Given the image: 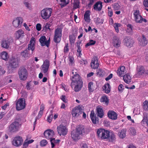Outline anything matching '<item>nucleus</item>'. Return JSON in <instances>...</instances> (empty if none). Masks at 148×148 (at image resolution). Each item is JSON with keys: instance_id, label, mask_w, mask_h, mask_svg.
Wrapping results in <instances>:
<instances>
[{"instance_id": "obj_4", "label": "nucleus", "mask_w": 148, "mask_h": 148, "mask_svg": "<svg viewBox=\"0 0 148 148\" xmlns=\"http://www.w3.org/2000/svg\"><path fill=\"white\" fill-rule=\"evenodd\" d=\"M62 28L60 27H58L55 29L53 38L55 42L58 43L60 42L62 35Z\"/></svg>"}, {"instance_id": "obj_60", "label": "nucleus", "mask_w": 148, "mask_h": 148, "mask_svg": "<svg viewBox=\"0 0 148 148\" xmlns=\"http://www.w3.org/2000/svg\"><path fill=\"white\" fill-rule=\"evenodd\" d=\"M52 117L53 115H49L48 116L47 119V121L48 122H49V123H50L52 121Z\"/></svg>"}, {"instance_id": "obj_52", "label": "nucleus", "mask_w": 148, "mask_h": 148, "mask_svg": "<svg viewBox=\"0 0 148 148\" xmlns=\"http://www.w3.org/2000/svg\"><path fill=\"white\" fill-rule=\"evenodd\" d=\"M64 53H67L69 51V44L68 43L65 44V46L64 48Z\"/></svg>"}, {"instance_id": "obj_14", "label": "nucleus", "mask_w": 148, "mask_h": 148, "mask_svg": "<svg viewBox=\"0 0 148 148\" xmlns=\"http://www.w3.org/2000/svg\"><path fill=\"white\" fill-rule=\"evenodd\" d=\"M50 66L49 61L47 59L45 60L43 62V64L41 66V71L44 74L47 73Z\"/></svg>"}, {"instance_id": "obj_19", "label": "nucleus", "mask_w": 148, "mask_h": 148, "mask_svg": "<svg viewBox=\"0 0 148 148\" xmlns=\"http://www.w3.org/2000/svg\"><path fill=\"white\" fill-rule=\"evenodd\" d=\"M123 42L127 47H132L134 43V40L129 36L126 37L124 39Z\"/></svg>"}, {"instance_id": "obj_18", "label": "nucleus", "mask_w": 148, "mask_h": 148, "mask_svg": "<svg viewBox=\"0 0 148 148\" xmlns=\"http://www.w3.org/2000/svg\"><path fill=\"white\" fill-rule=\"evenodd\" d=\"M39 41L42 46L46 45L47 47L49 46L50 43V40H47L46 37L45 36H42L39 39Z\"/></svg>"}, {"instance_id": "obj_2", "label": "nucleus", "mask_w": 148, "mask_h": 148, "mask_svg": "<svg viewBox=\"0 0 148 148\" xmlns=\"http://www.w3.org/2000/svg\"><path fill=\"white\" fill-rule=\"evenodd\" d=\"M35 39L34 38L32 37L28 44V48L25 50L22 51L21 53V56L25 59H27L29 57V51L31 50L32 52L35 49Z\"/></svg>"}, {"instance_id": "obj_33", "label": "nucleus", "mask_w": 148, "mask_h": 148, "mask_svg": "<svg viewBox=\"0 0 148 148\" xmlns=\"http://www.w3.org/2000/svg\"><path fill=\"white\" fill-rule=\"evenodd\" d=\"M58 0H57L58 1ZM60 5L62 8L68 4L70 2V0H60Z\"/></svg>"}, {"instance_id": "obj_56", "label": "nucleus", "mask_w": 148, "mask_h": 148, "mask_svg": "<svg viewBox=\"0 0 148 148\" xmlns=\"http://www.w3.org/2000/svg\"><path fill=\"white\" fill-rule=\"evenodd\" d=\"M61 99L64 102L67 103V100L66 99V97L65 95H62L60 97Z\"/></svg>"}, {"instance_id": "obj_50", "label": "nucleus", "mask_w": 148, "mask_h": 148, "mask_svg": "<svg viewBox=\"0 0 148 148\" xmlns=\"http://www.w3.org/2000/svg\"><path fill=\"white\" fill-rule=\"evenodd\" d=\"M113 8L114 10H118L120 8V6L119 4L116 3L113 4Z\"/></svg>"}, {"instance_id": "obj_27", "label": "nucleus", "mask_w": 148, "mask_h": 148, "mask_svg": "<svg viewBox=\"0 0 148 148\" xmlns=\"http://www.w3.org/2000/svg\"><path fill=\"white\" fill-rule=\"evenodd\" d=\"M113 43L114 47H120L121 42L118 37L115 36L113 37Z\"/></svg>"}, {"instance_id": "obj_55", "label": "nucleus", "mask_w": 148, "mask_h": 148, "mask_svg": "<svg viewBox=\"0 0 148 148\" xmlns=\"http://www.w3.org/2000/svg\"><path fill=\"white\" fill-rule=\"evenodd\" d=\"M140 12L138 10H135L134 11L133 14L134 16V17L136 18L138 16L140 15Z\"/></svg>"}, {"instance_id": "obj_44", "label": "nucleus", "mask_w": 148, "mask_h": 148, "mask_svg": "<svg viewBox=\"0 0 148 148\" xmlns=\"http://www.w3.org/2000/svg\"><path fill=\"white\" fill-rule=\"evenodd\" d=\"M79 3L80 2L79 0H74V2L73 3L74 8L75 9L79 8Z\"/></svg>"}, {"instance_id": "obj_35", "label": "nucleus", "mask_w": 148, "mask_h": 148, "mask_svg": "<svg viewBox=\"0 0 148 148\" xmlns=\"http://www.w3.org/2000/svg\"><path fill=\"white\" fill-rule=\"evenodd\" d=\"M75 38V37L74 35L72 34L69 35V41L71 45H74Z\"/></svg>"}, {"instance_id": "obj_61", "label": "nucleus", "mask_w": 148, "mask_h": 148, "mask_svg": "<svg viewBox=\"0 0 148 148\" xmlns=\"http://www.w3.org/2000/svg\"><path fill=\"white\" fill-rule=\"evenodd\" d=\"M69 60L71 64L73 63L74 58L73 57L70 56L69 57Z\"/></svg>"}, {"instance_id": "obj_42", "label": "nucleus", "mask_w": 148, "mask_h": 148, "mask_svg": "<svg viewBox=\"0 0 148 148\" xmlns=\"http://www.w3.org/2000/svg\"><path fill=\"white\" fill-rule=\"evenodd\" d=\"M97 73L99 77H103L105 73L103 70L99 69L97 70Z\"/></svg>"}, {"instance_id": "obj_26", "label": "nucleus", "mask_w": 148, "mask_h": 148, "mask_svg": "<svg viewBox=\"0 0 148 148\" xmlns=\"http://www.w3.org/2000/svg\"><path fill=\"white\" fill-rule=\"evenodd\" d=\"M16 38L19 39L20 38H22L25 36L24 31L21 29H20L16 31L15 34Z\"/></svg>"}, {"instance_id": "obj_51", "label": "nucleus", "mask_w": 148, "mask_h": 148, "mask_svg": "<svg viewBox=\"0 0 148 148\" xmlns=\"http://www.w3.org/2000/svg\"><path fill=\"white\" fill-rule=\"evenodd\" d=\"M24 4L25 6L29 10H31L32 9L31 4L28 2H24Z\"/></svg>"}, {"instance_id": "obj_3", "label": "nucleus", "mask_w": 148, "mask_h": 148, "mask_svg": "<svg viewBox=\"0 0 148 148\" xmlns=\"http://www.w3.org/2000/svg\"><path fill=\"white\" fill-rule=\"evenodd\" d=\"M110 132L105 129L100 128L97 131L98 137L102 139H108L110 137Z\"/></svg>"}, {"instance_id": "obj_36", "label": "nucleus", "mask_w": 148, "mask_h": 148, "mask_svg": "<svg viewBox=\"0 0 148 148\" xmlns=\"http://www.w3.org/2000/svg\"><path fill=\"white\" fill-rule=\"evenodd\" d=\"M1 58L6 60L8 58V53L5 51H3L1 54Z\"/></svg>"}, {"instance_id": "obj_30", "label": "nucleus", "mask_w": 148, "mask_h": 148, "mask_svg": "<svg viewBox=\"0 0 148 148\" xmlns=\"http://www.w3.org/2000/svg\"><path fill=\"white\" fill-rule=\"evenodd\" d=\"M90 10H87L85 12L84 15V19L86 22L88 23L90 22Z\"/></svg>"}, {"instance_id": "obj_40", "label": "nucleus", "mask_w": 148, "mask_h": 148, "mask_svg": "<svg viewBox=\"0 0 148 148\" xmlns=\"http://www.w3.org/2000/svg\"><path fill=\"white\" fill-rule=\"evenodd\" d=\"M88 88L89 92H92L94 89L93 88V83L92 82H90L88 84Z\"/></svg>"}, {"instance_id": "obj_49", "label": "nucleus", "mask_w": 148, "mask_h": 148, "mask_svg": "<svg viewBox=\"0 0 148 148\" xmlns=\"http://www.w3.org/2000/svg\"><path fill=\"white\" fill-rule=\"evenodd\" d=\"M127 32L128 33H131L132 32L133 30V27L131 24H128L127 25Z\"/></svg>"}, {"instance_id": "obj_5", "label": "nucleus", "mask_w": 148, "mask_h": 148, "mask_svg": "<svg viewBox=\"0 0 148 148\" xmlns=\"http://www.w3.org/2000/svg\"><path fill=\"white\" fill-rule=\"evenodd\" d=\"M52 12V9L50 8H46L42 10L41 12V14L42 18L47 20L49 19L51 16Z\"/></svg>"}, {"instance_id": "obj_32", "label": "nucleus", "mask_w": 148, "mask_h": 148, "mask_svg": "<svg viewBox=\"0 0 148 148\" xmlns=\"http://www.w3.org/2000/svg\"><path fill=\"white\" fill-rule=\"evenodd\" d=\"M103 89L104 91V92L107 94H108L110 92V84L109 83H107L104 85L103 87Z\"/></svg>"}, {"instance_id": "obj_59", "label": "nucleus", "mask_w": 148, "mask_h": 148, "mask_svg": "<svg viewBox=\"0 0 148 148\" xmlns=\"http://www.w3.org/2000/svg\"><path fill=\"white\" fill-rule=\"evenodd\" d=\"M94 2V0H89V2L88 4V7H90Z\"/></svg>"}, {"instance_id": "obj_54", "label": "nucleus", "mask_w": 148, "mask_h": 148, "mask_svg": "<svg viewBox=\"0 0 148 148\" xmlns=\"http://www.w3.org/2000/svg\"><path fill=\"white\" fill-rule=\"evenodd\" d=\"M81 44V43L79 42L77 44V52L79 53V55H80L81 53L82 50L81 49V48L80 46V45Z\"/></svg>"}, {"instance_id": "obj_25", "label": "nucleus", "mask_w": 148, "mask_h": 148, "mask_svg": "<svg viewBox=\"0 0 148 148\" xmlns=\"http://www.w3.org/2000/svg\"><path fill=\"white\" fill-rule=\"evenodd\" d=\"M145 71L143 66H140L137 69L136 75L138 77H141L144 74H145Z\"/></svg>"}, {"instance_id": "obj_21", "label": "nucleus", "mask_w": 148, "mask_h": 148, "mask_svg": "<svg viewBox=\"0 0 148 148\" xmlns=\"http://www.w3.org/2000/svg\"><path fill=\"white\" fill-rule=\"evenodd\" d=\"M90 118L92 123L94 124H96L99 122V119L96 116L93 111H91L90 115Z\"/></svg>"}, {"instance_id": "obj_22", "label": "nucleus", "mask_w": 148, "mask_h": 148, "mask_svg": "<svg viewBox=\"0 0 148 148\" xmlns=\"http://www.w3.org/2000/svg\"><path fill=\"white\" fill-rule=\"evenodd\" d=\"M79 135L76 130L71 132V137L73 141H77L80 139Z\"/></svg>"}, {"instance_id": "obj_9", "label": "nucleus", "mask_w": 148, "mask_h": 148, "mask_svg": "<svg viewBox=\"0 0 148 148\" xmlns=\"http://www.w3.org/2000/svg\"><path fill=\"white\" fill-rule=\"evenodd\" d=\"M23 141V140L21 137L17 136L13 138L12 141V143L13 146L18 147L22 145Z\"/></svg>"}, {"instance_id": "obj_31", "label": "nucleus", "mask_w": 148, "mask_h": 148, "mask_svg": "<svg viewBox=\"0 0 148 148\" xmlns=\"http://www.w3.org/2000/svg\"><path fill=\"white\" fill-rule=\"evenodd\" d=\"M123 80L126 83L128 84L131 82V78L129 74L123 75Z\"/></svg>"}, {"instance_id": "obj_8", "label": "nucleus", "mask_w": 148, "mask_h": 148, "mask_svg": "<svg viewBox=\"0 0 148 148\" xmlns=\"http://www.w3.org/2000/svg\"><path fill=\"white\" fill-rule=\"evenodd\" d=\"M57 129L58 134L60 136L66 135L68 132L67 127L62 124L57 127Z\"/></svg>"}, {"instance_id": "obj_47", "label": "nucleus", "mask_w": 148, "mask_h": 148, "mask_svg": "<svg viewBox=\"0 0 148 148\" xmlns=\"http://www.w3.org/2000/svg\"><path fill=\"white\" fill-rule=\"evenodd\" d=\"M135 18V20L137 23H141L143 22V18L140 15L138 16Z\"/></svg>"}, {"instance_id": "obj_6", "label": "nucleus", "mask_w": 148, "mask_h": 148, "mask_svg": "<svg viewBox=\"0 0 148 148\" xmlns=\"http://www.w3.org/2000/svg\"><path fill=\"white\" fill-rule=\"evenodd\" d=\"M18 75L21 80H25L27 77L28 72L25 68L23 66L21 67L18 71Z\"/></svg>"}, {"instance_id": "obj_53", "label": "nucleus", "mask_w": 148, "mask_h": 148, "mask_svg": "<svg viewBox=\"0 0 148 148\" xmlns=\"http://www.w3.org/2000/svg\"><path fill=\"white\" fill-rule=\"evenodd\" d=\"M47 143V142L46 140L43 139L41 140L40 142V145L42 146L46 145Z\"/></svg>"}, {"instance_id": "obj_46", "label": "nucleus", "mask_w": 148, "mask_h": 148, "mask_svg": "<svg viewBox=\"0 0 148 148\" xmlns=\"http://www.w3.org/2000/svg\"><path fill=\"white\" fill-rule=\"evenodd\" d=\"M117 114L114 111L112 110V120H116L117 118Z\"/></svg>"}, {"instance_id": "obj_24", "label": "nucleus", "mask_w": 148, "mask_h": 148, "mask_svg": "<svg viewBox=\"0 0 148 148\" xmlns=\"http://www.w3.org/2000/svg\"><path fill=\"white\" fill-rule=\"evenodd\" d=\"M102 7V3L101 1H98L94 5L93 8L96 11H100L101 10Z\"/></svg>"}, {"instance_id": "obj_17", "label": "nucleus", "mask_w": 148, "mask_h": 148, "mask_svg": "<svg viewBox=\"0 0 148 148\" xmlns=\"http://www.w3.org/2000/svg\"><path fill=\"white\" fill-rule=\"evenodd\" d=\"M44 135L46 138L48 139H51L55 135L54 131L49 129L46 130L44 133Z\"/></svg>"}, {"instance_id": "obj_43", "label": "nucleus", "mask_w": 148, "mask_h": 148, "mask_svg": "<svg viewBox=\"0 0 148 148\" xmlns=\"http://www.w3.org/2000/svg\"><path fill=\"white\" fill-rule=\"evenodd\" d=\"M96 43V41L93 40H90L89 42L87 43L85 45L86 48H87L88 47L94 45Z\"/></svg>"}, {"instance_id": "obj_58", "label": "nucleus", "mask_w": 148, "mask_h": 148, "mask_svg": "<svg viewBox=\"0 0 148 148\" xmlns=\"http://www.w3.org/2000/svg\"><path fill=\"white\" fill-rule=\"evenodd\" d=\"M5 72V71L2 69L1 67L0 66V75L4 74Z\"/></svg>"}, {"instance_id": "obj_11", "label": "nucleus", "mask_w": 148, "mask_h": 148, "mask_svg": "<svg viewBox=\"0 0 148 148\" xmlns=\"http://www.w3.org/2000/svg\"><path fill=\"white\" fill-rule=\"evenodd\" d=\"M19 66L18 62L16 59H13L11 60L9 63V73H12L13 72V69H14Z\"/></svg>"}, {"instance_id": "obj_45", "label": "nucleus", "mask_w": 148, "mask_h": 148, "mask_svg": "<svg viewBox=\"0 0 148 148\" xmlns=\"http://www.w3.org/2000/svg\"><path fill=\"white\" fill-rule=\"evenodd\" d=\"M143 109L145 111H148V101L145 100L143 103Z\"/></svg>"}, {"instance_id": "obj_13", "label": "nucleus", "mask_w": 148, "mask_h": 148, "mask_svg": "<svg viewBox=\"0 0 148 148\" xmlns=\"http://www.w3.org/2000/svg\"><path fill=\"white\" fill-rule=\"evenodd\" d=\"M82 113V110L80 107H75L72 110L71 114L74 117H77Z\"/></svg>"}, {"instance_id": "obj_16", "label": "nucleus", "mask_w": 148, "mask_h": 148, "mask_svg": "<svg viewBox=\"0 0 148 148\" xmlns=\"http://www.w3.org/2000/svg\"><path fill=\"white\" fill-rule=\"evenodd\" d=\"M23 22V19L21 17H18L14 19L13 21L12 24L15 27H21Z\"/></svg>"}, {"instance_id": "obj_41", "label": "nucleus", "mask_w": 148, "mask_h": 148, "mask_svg": "<svg viewBox=\"0 0 148 148\" xmlns=\"http://www.w3.org/2000/svg\"><path fill=\"white\" fill-rule=\"evenodd\" d=\"M50 139L51 145V147L52 148H53L55 147V144H56L57 143H59L60 141V140H56L55 138H52L51 139Z\"/></svg>"}, {"instance_id": "obj_62", "label": "nucleus", "mask_w": 148, "mask_h": 148, "mask_svg": "<svg viewBox=\"0 0 148 148\" xmlns=\"http://www.w3.org/2000/svg\"><path fill=\"white\" fill-rule=\"evenodd\" d=\"M114 28L115 29V30L116 32L118 33L119 31L118 27V25H116V24H114L113 25Z\"/></svg>"}, {"instance_id": "obj_63", "label": "nucleus", "mask_w": 148, "mask_h": 148, "mask_svg": "<svg viewBox=\"0 0 148 148\" xmlns=\"http://www.w3.org/2000/svg\"><path fill=\"white\" fill-rule=\"evenodd\" d=\"M143 4L145 7H148V0H144Z\"/></svg>"}, {"instance_id": "obj_20", "label": "nucleus", "mask_w": 148, "mask_h": 148, "mask_svg": "<svg viewBox=\"0 0 148 148\" xmlns=\"http://www.w3.org/2000/svg\"><path fill=\"white\" fill-rule=\"evenodd\" d=\"M100 101L102 103L103 106H107L109 103V100L108 97L105 95L102 96L100 99Z\"/></svg>"}, {"instance_id": "obj_15", "label": "nucleus", "mask_w": 148, "mask_h": 148, "mask_svg": "<svg viewBox=\"0 0 148 148\" xmlns=\"http://www.w3.org/2000/svg\"><path fill=\"white\" fill-rule=\"evenodd\" d=\"M99 65L97 57L95 56L92 58L90 64L91 68L93 69H97Z\"/></svg>"}, {"instance_id": "obj_12", "label": "nucleus", "mask_w": 148, "mask_h": 148, "mask_svg": "<svg viewBox=\"0 0 148 148\" xmlns=\"http://www.w3.org/2000/svg\"><path fill=\"white\" fill-rule=\"evenodd\" d=\"M20 125L19 122L15 121L12 123L9 126L8 130L10 132H15L18 130Z\"/></svg>"}, {"instance_id": "obj_39", "label": "nucleus", "mask_w": 148, "mask_h": 148, "mask_svg": "<svg viewBox=\"0 0 148 148\" xmlns=\"http://www.w3.org/2000/svg\"><path fill=\"white\" fill-rule=\"evenodd\" d=\"M49 27V24L48 23H47L45 24H44L42 27V31L45 32H47L48 31V30L49 31H50L51 29Z\"/></svg>"}, {"instance_id": "obj_64", "label": "nucleus", "mask_w": 148, "mask_h": 148, "mask_svg": "<svg viewBox=\"0 0 148 148\" xmlns=\"http://www.w3.org/2000/svg\"><path fill=\"white\" fill-rule=\"evenodd\" d=\"M28 145L29 144L27 142L25 141L23 144V148H26L27 147Z\"/></svg>"}, {"instance_id": "obj_1", "label": "nucleus", "mask_w": 148, "mask_h": 148, "mask_svg": "<svg viewBox=\"0 0 148 148\" xmlns=\"http://www.w3.org/2000/svg\"><path fill=\"white\" fill-rule=\"evenodd\" d=\"M72 73L73 75L70 78L71 81L70 86L72 88L74 87V91L76 92H77L81 90L83 86V82L77 69H73Z\"/></svg>"}, {"instance_id": "obj_23", "label": "nucleus", "mask_w": 148, "mask_h": 148, "mask_svg": "<svg viewBox=\"0 0 148 148\" xmlns=\"http://www.w3.org/2000/svg\"><path fill=\"white\" fill-rule=\"evenodd\" d=\"M79 135H82L85 133V129L84 127L82 125L78 126L76 128L75 130Z\"/></svg>"}, {"instance_id": "obj_34", "label": "nucleus", "mask_w": 148, "mask_h": 148, "mask_svg": "<svg viewBox=\"0 0 148 148\" xmlns=\"http://www.w3.org/2000/svg\"><path fill=\"white\" fill-rule=\"evenodd\" d=\"M127 130L126 129H122L120 132H119V136L121 138H123L125 137L126 135V132Z\"/></svg>"}, {"instance_id": "obj_48", "label": "nucleus", "mask_w": 148, "mask_h": 148, "mask_svg": "<svg viewBox=\"0 0 148 148\" xmlns=\"http://www.w3.org/2000/svg\"><path fill=\"white\" fill-rule=\"evenodd\" d=\"M130 134L135 135L136 134V131L134 128L132 127L129 129Z\"/></svg>"}, {"instance_id": "obj_38", "label": "nucleus", "mask_w": 148, "mask_h": 148, "mask_svg": "<svg viewBox=\"0 0 148 148\" xmlns=\"http://www.w3.org/2000/svg\"><path fill=\"white\" fill-rule=\"evenodd\" d=\"M94 21L97 25L102 24L104 20L103 18L97 17L94 18Z\"/></svg>"}, {"instance_id": "obj_29", "label": "nucleus", "mask_w": 148, "mask_h": 148, "mask_svg": "<svg viewBox=\"0 0 148 148\" xmlns=\"http://www.w3.org/2000/svg\"><path fill=\"white\" fill-rule=\"evenodd\" d=\"M96 110L97 116L101 118H102L104 115L103 111L102 108L99 107H97Z\"/></svg>"}, {"instance_id": "obj_28", "label": "nucleus", "mask_w": 148, "mask_h": 148, "mask_svg": "<svg viewBox=\"0 0 148 148\" xmlns=\"http://www.w3.org/2000/svg\"><path fill=\"white\" fill-rule=\"evenodd\" d=\"M125 67L123 66H120V68L118 69L117 73L120 76L122 77L125 73Z\"/></svg>"}, {"instance_id": "obj_10", "label": "nucleus", "mask_w": 148, "mask_h": 148, "mask_svg": "<svg viewBox=\"0 0 148 148\" xmlns=\"http://www.w3.org/2000/svg\"><path fill=\"white\" fill-rule=\"evenodd\" d=\"M25 101L23 98L19 99L16 104V108L17 110H20L24 109L25 107Z\"/></svg>"}, {"instance_id": "obj_37", "label": "nucleus", "mask_w": 148, "mask_h": 148, "mask_svg": "<svg viewBox=\"0 0 148 148\" xmlns=\"http://www.w3.org/2000/svg\"><path fill=\"white\" fill-rule=\"evenodd\" d=\"M142 39L141 40V41L140 42V44L143 46H145L146 45L147 43V40L144 35H142Z\"/></svg>"}, {"instance_id": "obj_7", "label": "nucleus", "mask_w": 148, "mask_h": 148, "mask_svg": "<svg viewBox=\"0 0 148 148\" xmlns=\"http://www.w3.org/2000/svg\"><path fill=\"white\" fill-rule=\"evenodd\" d=\"M13 42L12 39L9 38L8 39H3L1 42V45L2 48L5 49H8L10 47L11 44Z\"/></svg>"}, {"instance_id": "obj_57", "label": "nucleus", "mask_w": 148, "mask_h": 148, "mask_svg": "<svg viewBox=\"0 0 148 148\" xmlns=\"http://www.w3.org/2000/svg\"><path fill=\"white\" fill-rule=\"evenodd\" d=\"M36 28L38 31H40L41 29V25L40 23H38L36 25Z\"/></svg>"}]
</instances>
